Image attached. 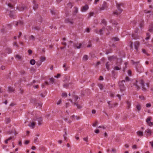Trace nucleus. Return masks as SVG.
Listing matches in <instances>:
<instances>
[{
  "label": "nucleus",
  "instance_id": "obj_1",
  "mask_svg": "<svg viewBox=\"0 0 153 153\" xmlns=\"http://www.w3.org/2000/svg\"><path fill=\"white\" fill-rule=\"evenodd\" d=\"M123 4L121 3L117 4V10H116L113 12L114 15H118L121 13L123 11V10L120 8V6L123 5Z\"/></svg>",
  "mask_w": 153,
  "mask_h": 153
},
{
  "label": "nucleus",
  "instance_id": "obj_2",
  "mask_svg": "<svg viewBox=\"0 0 153 153\" xmlns=\"http://www.w3.org/2000/svg\"><path fill=\"white\" fill-rule=\"evenodd\" d=\"M125 82V80H123L119 82V86L120 91L122 92L125 90L126 88L123 84V82Z\"/></svg>",
  "mask_w": 153,
  "mask_h": 153
},
{
  "label": "nucleus",
  "instance_id": "obj_3",
  "mask_svg": "<svg viewBox=\"0 0 153 153\" xmlns=\"http://www.w3.org/2000/svg\"><path fill=\"white\" fill-rule=\"evenodd\" d=\"M33 120L34 121L37 120L38 122V124L39 125H41L42 123V118L41 117L39 116V115L38 116H36V118H33Z\"/></svg>",
  "mask_w": 153,
  "mask_h": 153
},
{
  "label": "nucleus",
  "instance_id": "obj_4",
  "mask_svg": "<svg viewBox=\"0 0 153 153\" xmlns=\"http://www.w3.org/2000/svg\"><path fill=\"white\" fill-rule=\"evenodd\" d=\"M142 87V90L144 91H146V88L145 87V82L143 80H141L139 81Z\"/></svg>",
  "mask_w": 153,
  "mask_h": 153
},
{
  "label": "nucleus",
  "instance_id": "obj_5",
  "mask_svg": "<svg viewBox=\"0 0 153 153\" xmlns=\"http://www.w3.org/2000/svg\"><path fill=\"white\" fill-rule=\"evenodd\" d=\"M108 7V6L107 5V3L105 2H104L102 7L100 8V10H102L106 9Z\"/></svg>",
  "mask_w": 153,
  "mask_h": 153
},
{
  "label": "nucleus",
  "instance_id": "obj_6",
  "mask_svg": "<svg viewBox=\"0 0 153 153\" xmlns=\"http://www.w3.org/2000/svg\"><path fill=\"white\" fill-rule=\"evenodd\" d=\"M140 45V42L139 41H136L134 42V48L136 51H138V49Z\"/></svg>",
  "mask_w": 153,
  "mask_h": 153
},
{
  "label": "nucleus",
  "instance_id": "obj_7",
  "mask_svg": "<svg viewBox=\"0 0 153 153\" xmlns=\"http://www.w3.org/2000/svg\"><path fill=\"white\" fill-rule=\"evenodd\" d=\"M152 119V118L150 117H148L146 120V122L148 124V125L150 126H152L153 125V123L150 122V120Z\"/></svg>",
  "mask_w": 153,
  "mask_h": 153
},
{
  "label": "nucleus",
  "instance_id": "obj_8",
  "mask_svg": "<svg viewBox=\"0 0 153 153\" xmlns=\"http://www.w3.org/2000/svg\"><path fill=\"white\" fill-rule=\"evenodd\" d=\"M89 8L88 6L86 4L85 6L82 7L81 9V11L82 12H85Z\"/></svg>",
  "mask_w": 153,
  "mask_h": 153
},
{
  "label": "nucleus",
  "instance_id": "obj_9",
  "mask_svg": "<svg viewBox=\"0 0 153 153\" xmlns=\"http://www.w3.org/2000/svg\"><path fill=\"white\" fill-rule=\"evenodd\" d=\"M40 113L38 112H37L36 111H33L31 113V114L32 115L34 116V118H36V116H37L39 115V114Z\"/></svg>",
  "mask_w": 153,
  "mask_h": 153
},
{
  "label": "nucleus",
  "instance_id": "obj_10",
  "mask_svg": "<svg viewBox=\"0 0 153 153\" xmlns=\"http://www.w3.org/2000/svg\"><path fill=\"white\" fill-rule=\"evenodd\" d=\"M65 21L66 23H69L71 24H72L74 23L73 20L71 19H66L65 20Z\"/></svg>",
  "mask_w": 153,
  "mask_h": 153
},
{
  "label": "nucleus",
  "instance_id": "obj_11",
  "mask_svg": "<svg viewBox=\"0 0 153 153\" xmlns=\"http://www.w3.org/2000/svg\"><path fill=\"white\" fill-rule=\"evenodd\" d=\"M132 37L135 39H140V36H138L137 33L133 34L132 35Z\"/></svg>",
  "mask_w": 153,
  "mask_h": 153
},
{
  "label": "nucleus",
  "instance_id": "obj_12",
  "mask_svg": "<svg viewBox=\"0 0 153 153\" xmlns=\"http://www.w3.org/2000/svg\"><path fill=\"white\" fill-rule=\"evenodd\" d=\"M36 123L34 122H32L30 123V124L28 125V126L31 128H33L35 127Z\"/></svg>",
  "mask_w": 153,
  "mask_h": 153
},
{
  "label": "nucleus",
  "instance_id": "obj_13",
  "mask_svg": "<svg viewBox=\"0 0 153 153\" xmlns=\"http://www.w3.org/2000/svg\"><path fill=\"white\" fill-rule=\"evenodd\" d=\"M136 111L139 112L141 109V106L140 104H138L136 105Z\"/></svg>",
  "mask_w": 153,
  "mask_h": 153
},
{
  "label": "nucleus",
  "instance_id": "obj_14",
  "mask_svg": "<svg viewBox=\"0 0 153 153\" xmlns=\"http://www.w3.org/2000/svg\"><path fill=\"white\" fill-rule=\"evenodd\" d=\"M26 8V7L25 6H22L21 7H19L17 8V9L19 11H23Z\"/></svg>",
  "mask_w": 153,
  "mask_h": 153
},
{
  "label": "nucleus",
  "instance_id": "obj_15",
  "mask_svg": "<svg viewBox=\"0 0 153 153\" xmlns=\"http://www.w3.org/2000/svg\"><path fill=\"white\" fill-rule=\"evenodd\" d=\"M81 45L82 44L81 43H76L74 44V47H76V48L77 49H79L81 48Z\"/></svg>",
  "mask_w": 153,
  "mask_h": 153
},
{
  "label": "nucleus",
  "instance_id": "obj_16",
  "mask_svg": "<svg viewBox=\"0 0 153 153\" xmlns=\"http://www.w3.org/2000/svg\"><path fill=\"white\" fill-rule=\"evenodd\" d=\"M148 30L151 33L153 32V23H152L149 25Z\"/></svg>",
  "mask_w": 153,
  "mask_h": 153
},
{
  "label": "nucleus",
  "instance_id": "obj_17",
  "mask_svg": "<svg viewBox=\"0 0 153 153\" xmlns=\"http://www.w3.org/2000/svg\"><path fill=\"white\" fill-rule=\"evenodd\" d=\"M9 16L10 18H13V19L15 18V15H14V13L11 11H10Z\"/></svg>",
  "mask_w": 153,
  "mask_h": 153
},
{
  "label": "nucleus",
  "instance_id": "obj_18",
  "mask_svg": "<svg viewBox=\"0 0 153 153\" xmlns=\"http://www.w3.org/2000/svg\"><path fill=\"white\" fill-rule=\"evenodd\" d=\"M137 82L138 81L137 80H136L134 84V85L135 86L137 89L138 90L140 89V88L138 85Z\"/></svg>",
  "mask_w": 153,
  "mask_h": 153
},
{
  "label": "nucleus",
  "instance_id": "obj_19",
  "mask_svg": "<svg viewBox=\"0 0 153 153\" xmlns=\"http://www.w3.org/2000/svg\"><path fill=\"white\" fill-rule=\"evenodd\" d=\"M111 64L109 62H107L105 64V66L106 68L108 70H109V66Z\"/></svg>",
  "mask_w": 153,
  "mask_h": 153
},
{
  "label": "nucleus",
  "instance_id": "obj_20",
  "mask_svg": "<svg viewBox=\"0 0 153 153\" xmlns=\"http://www.w3.org/2000/svg\"><path fill=\"white\" fill-rule=\"evenodd\" d=\"M10 118L6 117L5 118V121L6 123H8L10 122Z\"/></svg>",
  "mask_w": 153,
  "mask_h": 153
},
{
  "label": "nucleus",
  "instance_id": "obj_21",
  "mask_svg": "<svg viewBox=\"0 0 153 153\" xmlns=\"http://www.w3.org/2000/svg\"><path fill=\"white\" fill-rule=\"evenodd\" d=\"M46 59V58L44 56H42L40 58V61L42 62L44 61Z\"/></svg>",
  "mask_w": 153,
  "mask_h": 153
},
{
  "label": "nucleus",
  "instance_id": "obj_22",
  "mask_svg": "<svg viewBox=\"0 0 153 153\" xmlns=\"http://www.w3.org/2000/svg\"><path fill=\"white\" fill-rule=\"evenodd\" d=\"M63 68H65V69H64V70L65 71H67L68 68H69V67H68L67 65L66 64H64L63 66Z\"/></svg>",
  "mask_w": 153,
  "mask_h": 153
},
{
  "label": "nucleus",
  "instance_id": "obj_23",
  "mask_svg": "<svg viewBox=\"0 0 153 153\" xmlns=\"http://www.w3.org/2000/svg\"><path fill=\"white\" fill-rule=\"evenodd\" d=\"M23 22L21 21H19L17 22H16V26L18 25H22L23 24Z\"/></svg>",
  "mask_w": 153,
  "mask_h": 153
},
{
  "label": "nucleus",
  "instance_id": "obj_24",
  "mask_svg": "<svg viewBox=\"0 0 153 153\" xmlns=\"http://www.w3.org/2000/svg\"><path fill=\"white\" fill-rule=\"evenodd\" d=\"M127 107L128 109H129L130 108L131 103L130 102L127 101L126 102Z\"/></svg>",
  "mask_w": 153,
  "mask_h": 153
},
{
  "label": "nucleus",
  "instance_id": "obj_25",
  "mask_svg": "<svg viewBox=\"0 0 153 153\" xmlns=\"http://www.w3.org/2000/svg\"><path fill=\"white\" fill-rule=\"evenodd\" d=\"M105 28L104 27L102 28V29H100L98 32H97V33L100 34V35H102V31H103L104 29H105Z\"/></svg>",
  "mask_w": 153,
  "mask_h": 153
},
{
  "label": "nucleus",
  "instance_id": "obj_26",
  "mask_svg": "<svg viewBox=\"0 0 153 153\" xmlns=\"http://www.w3.org/2000/svg\"><path fill=\"white\" fill-rule=\"evenodd\" d=\"M36 62L35 60L33 59H31L30 61V63L32 65H34L35 64Z\"/></svg>",
  "mask_w": 153,
  "mask_h": 153
},
{
  "label": "nucleus",
  "instance_id": "obj_27",
  "mask_svg": "<svg viewBox=\"0 0 153 153\" xmlns=\"http://www.w3.org/2000/svg\"><path fill=\"white\" fill-rule=\"evenodd\" d=\"M6 51L8 53H9L12 52V50L10 48H7L6 49Z\"/></svg>",
  "mask_w": 153,
  "mask_h": 153
},
{
  "label": "nucleus",
  "instance_id": "obj_28",
  "mask_svg": "<svg viewBox=\"0 0 153 153\" xmlns=\"http://www.w3.org/2000/svg\"><path fill=\"white\" fill-rule=\"evenodd\" d=\"M137 134L139 136H143V132L142 131H138L137 132Z\"/></svg>",
  "mask_w": 153,
  "mask_h": 153
},
{
  "label": "nucleus",
  "instance_id": "obj_29",
  "mask_svg": "<svg viewBox=\"0 0 153 153\" xmlns=\"http://www.w3.org/2000/svg\"><path fill=\"white\" fill-rule=\"evenodd\" d=\"M50 82L52 84L54 82L55 79L53 78H51L49 79Z\"/></svg>",
  "mask_w": 153,
  "mask_h": 153
},
{
  "label": "nucleus",
  "instance_id": "obj_30",
  "mask_svg": "<svg viewBox=\"0 0 153 153\" xmlns=\"http://www.w3.org/2000/svg\"><path fill=\"white\" fill-rule=\"evenodd\" d=\"M40 28L39 26H34L33 27V29L36 30H40Z\"/></svg>",
  "mask_w": 153,
  "mask_h": 153
},
{
  "label": "nucleus",
  "instance_id": "obj_31",
  "mask_svg": "<svg viewBox=\"0 0 153 153\" xmlns=\"http://www.w3.org/2000/svg\"><path fill=\"white\" fill-rule=\"evenodd\" d=\"M29 39L32 40L33 41H34L35 40V37L33 35H31L29 37Z\"/></svg>",
  "mask_w": 153,
  "mask_h": 153
},
{
  "label": "nucleus",
  "instance_id": "obj_32",
  "mask_svg": "<svg viewBox=\"0 0 153 153\" xmlns=\"http://www.w3.org/2000/svg\"><path fill=\"white\" fill-rule=\"evenodd\" d=\"M61 96L62 97H66L67 96V94L65 92H63L62 93Z\"/></svg>",
  "mask_w": 153,
  "mask_h": 153
},
{
  "label": "nucleus",
  "instance_id": "obj_33",
  "mask_svg": "<svg viewBox=\"0 0 153 153\" xmlns=\"http://www.w3.org/2000/svg\"><path fill=\"white\" fill-rule=\"evenodd\" d=\"M88 59V56L87 55H85L83 57V60L86 61Z\"/></svg>",
  "mask_w": 153,
  "mask_h": 153
},
{
  "label": "nucleus",
  "instance_id": "obj_34",
  "mask_svg": "<svg viewBox=\"0 0 153 153\" xmlns=\"http://www.w3.org/2000/svg\"><path fill=\"white\" fill-rule=\"evenodd\" d=\"M8 91L10 92H12L14 91V89L12 87H8Z\"/></svg>",
  "mask_w": 153,
  "mask_h": 153
},
{
  "label": "nucleus",
  "instance_id": "obj_35",
  "mask_svg": "<svg viewBox=\"0 0 153 153\" xmlns=\"http://www.w3.org/2000/svg\"><path fill=\"white\" fill-rule=\"evenodd\" d=\"M116 57H115V56H110V57H109L108 58V59L109 60H110V61H111L113 59H114L115 58H116Z\"/></svg>",
  "mask_w": 153,
  "mask_h": 153
},
{
  "label": "nucleus",
  "instance_id": "obj_36",
  "mask_svg": "<svg viewBox=\"0 0 153 153\" xmlns=\"http://www.w3.org/2000/svg\"><path fill=\"white\" fill-rule=\"evenodd\" d=\"M64 131H65V133L63 135V136L64 137V139L65 140H66V135L67 134L66 129H64Z\"/></svg>",
  "mask_w": 153,
  "mask_h": 153
},
{
  "label": "nucleus",
  "instance_id": "obj_37",
  "mask_svg": "<svg viewBox=\"0 0 153 153\" xmlns=\"http://www.w3.org/2000/svg\"><path fill=\"white\" fill-rule=\"evenodd\" d=\"M145 132L146 133H148L149 134H151V130L149 129H146L145 131Z\"/></svg>",
  "mask_w": 153,
  "mask_h": 153
},
{
  "label": "nucleus",
  "instance_id": "obj_38",
  "mask_svg": "<svg viewBox=\"0 0 153 153\" xmlns=\"http://www.w3.org/2000/svg\"><path fill=\"white\" fill-rule=\"evenodd\" d=\"M101 23L102 24H104L105 25H106V22L104 19H103L102 20Z\"/></svg>",
  "mask_w": 153,
  "mask_h": 153
},
{
  "label": "nucleus",
  "instance_id": "obj_39",
  "mask_svg": "<svg viewBox=\"0 0 153 153\" xmlns=\"http://www.w3.org/2000/svg\"><path fill=\"white\" fill-rule=\"evenodd\" d=\"M74 105H76L77 106V108L78 109H80L82 108V106L79 105L76 103H74Z\"/></svg>",
  "mask_w": 153,
  "mask_h": 153
},
{
  "label": "nucleus",
  "instance_id": "obj_40",
  "mask_svg": "<svg viewBox=\"0 0 153 153\" xmlns=\"http://www.w3.org/2000/svg\"><path fill=\"white\" fill-rule=\"evenodd\" d=\"M111 23L113 25H117L118 24V23L114 20H112L111 21Z\"/></svg>",
  "mask_w": 153,
  "mask_h": 153
},
{
  "label": "nucleus",
  "instance_id": "obj_41",
  "mask_svg": "<svg viewBox=\"0 0 153 153\" xmlns=\"http://www.w3.org/2000/svg\"><path fill=\"white\" fill-rule=\"evenodd\" d=\"M121 68L120 67L116 66L114 67V69L116 70H119L121 69Z\"/></svg>",
  "mask_w": 153,
  "mask_h": 153
},
{
  "label": "nucleus",
  "instance_id": "obj_42",
  "mask_svg": "<svg viewBox=\"0 0 153 153\" xmlns=\"http://www.w3.org/2000/svg\"><path fill=\"white\" fill-rule=\"evenodd\" d=\"M15 57L19 60L21 59V56L19 55H16L15 56Z\"/></svg>",
  "mask_w": 153,
  "mask_h": 153
},
{
  "label": "nucleus",
  "instance_id": "obj_43",
  "mask_svg": "<svg viewBox=\"0 0 153 153\" xmlns=\"http://www.w3.org/2000/svg\"><path fill=\"white\" fill-rule=\"evenodd\" d=\"M94 14V13L93 12H91L89 13L88 17H91L93 16Z\"/></svg>",
  "mask_w": 153,
  "mask_h": 153
},
{
  "label": "nucleus",
  "instance_id": "obj_44",
  "mask_svg": "<svg viewBox=\"0 0 153 153\" xmlns=\"http://www.w3.org/2000/svg\"><path fill=\"white\" fill-rule=\"evenodd\" d=\"M38 5L36 4L33 6V8L35 10L38 8Z\"/></svg>",
  "mask_w": 153,
  "mask_h": 153
},
{
  "label": "nucleus",
  "instance_id": "obj_45",
  "mask_svg": "<svg viewBox=\"0 0 153 153\" xmlns=\"http://www.w3.org/2000/svg\"><path fill=\"white\" fill-rule=\"evenodd\" d=\"M42 62H41L40 61H38L37 62H36V64L38 66H39L40 65L42 64Z\"/></svg>",
  "mask_w": 153,
  "mask_h": 153
},
{
  "label": "nucleus",
  "instance_id": "obj_46",
  "mask_svg": "<svg viewBox=\"0 0 153 153\" xmlns=\"http://www.w3.org/2000/svg\"><path fill=\"white\" fill-rule=\"evenodd\" d=\"M130 78L126 76L125 78V80H125V82L126 81V82H128L130 80Z\"/></svg>",
  "mask_w": 153,
  "mask_h": 153
},
{
  "label": "nucleus",
  "instance_id": "obj_47",
  "mask_svg": "<svg viewBox=\"0 0 153 153\" xmlns=\"http://www.w3.org/2000/svg\"><path fill=\"white\" fill-rule=\"evenodd\" d=\"M20 73L21 75H23L25 74V72L24 70H22L20 71Z\"/></svg>",
  "mask_w": 153,
  "mask_h": 153
},
{
  "label": "nucleus",
  "instance_id": "obj_48",
  "mask_svg": "<svg viewBox=\"0 0 153 153\" xmlns=\"http://www.w3.org/2000/svg\"><path fill=\"white\" fill-rule=\"evenodd\" d=\"M113 40H114L115 41H118L119 40V39L117 37H114L113 39Z\"/></svg>",
  "mask_w": 153,
  "mask_h": 153
},
{
  "label": "nucleus",
  "instance_id": "obj_49",
  "mask_svg": "<svg viewBox=\"0 0 153 153\" xmlns=\"http://www.w3.org/2000/svg\"><path fill=\"white\" fill-rule=\"evenodd\" d=\"M98 85L100 89L102 90L103 88V86L102 85V84H99Z\"/></svg>",
  "mask_w": 153,
  "mask_h": 153
},
{
  "label": "nucleus",
  "instance_id": "obj_50",
  "mask_svg": "<svg viewBox=\"0 0 153 153\" xmlns=\"http://www.w3.org/2000/svg\"><path fill=\"white\" fill-rule=\"evenodd\" d=\"M78 12V9L76 7H74V12L77 13Z\"/></svg>",
  "mask_w": 153,
  "mask_h": 153
},
{
  "label": "nucleus",
  "instance_id": "obj_51",
  "mask_svg": "<svg viewBox=\"0 0 153 153\" xmlns=\"http://www.w3.org/2000/svg\"><path fill=\"white\" fill-rule=\"evenodd\" d=\"M68 7L71 8L73 6L71 3H69L68 4Z\"/></svg>",
  "mask_w": 153,
  "mask_h": 153
},
{
  "label": "nucleus",
  "instance_id": "obj_52",
  "mask_svg": "<svg viewBox=\"0 0 153 153\" xmlns=\"http://www.w3.org/2000/svg\"><path fill=\"white\" fill-rule=\"evenodd\" d=\"M142 51L144 53H145L148 56H149V54H148V53H146V51L145 49H142Z\"/></svg>",
  "mask_w": 153,
  "mask_h": 153
},
{
  "label": "nucleus",
  "instance_id": "obj_53",
  "mask_svg": "<svg viewBox=\"0 0 153 153\" xmlns=\"http://www.w3.org/2000/svg\"><path fill=\"white\" fill-rule=\"evenodd\" d=\"M139 98L142 100H145V98L143 96H140Z\"/></svg>",
  "mask_w": 153,
  "mask_h": 153
},
{
  "label": "nucleus",
  "instance_id": "obj_54",
  "mask_svg": "<svg viewBox=\"0 0 153 153\" xmlns=\"http://www.w3.org/2000/svg\"><path fill=\"white\" fill-rule=\"evenodd\" d=\"M74 100L75 101H76L78 99V96L76 95L74 96Z\"/></svg>",
  "mask_w": 153,
  "mask_h": 153
},
{
  "label": "nucleus",
  "instance_id": "obj_55",
  "mask_svg": "<svg viewBox=\"0 0 153 153\" xmlns=\"http://www.w3.org/2000/svg\"><path fill=\"white\" fill-rule=\"evenodd\" d=\"M28 52L29 54L30 55L32 53V51L30 49L28 50Z\"/></svg>",
  "mask_w": 153,
  "mask_h": 153
},
{
  "label": "nucleus",
  "instance_id": "obj_56",
  "mask_svg": "<svg viewBox=\"0 0 153 153\" xmlns=\"http://www.w3.org/2000/svg\"><path fill=\"white\" fill-rule=\"evenodd\" d=\"M62 102V100L61 99H60L56 103V104L57 105H59V104H60L61 103V102Z\"/></svg>",
  "mask_w": 153,
  "mask_h": 153
},
{
  "label": "nucleus",
  "instance_id": "obj_57",
  "mask_svg": "<svg viewBox=\"0 0 153 153\" xmlns=\"http://www.w3.org/2000/svg\"><path fill=\"white\" fill-rule=\"evenodd\" d=\"M13 46H16L17 47H19V46L16 42H14L13 43Z\"/></svg>",
  "mask_w": 153,
  "mask_h": 153
},
{
  "label": "nucleus",
  "instance_id": "obj_58",
  "mask_svg": "<svg viewBox=\"0 0 153 153\" xmlns=\"http://www.w3.org/2000/svg\"><path fill=\"white\" fill-rule=\"evenodd\" d=\"M63 86L64 88H67L68 86V84H64L63 85Z\"/></svg>",
  "mask_w": 153,
  "mask_h": 153
},
{
  "label": "nucleus",
  "instance_id": "obj_59",
  "mask_svg": "<svg viewBox=\"0 0 153 153\" xmlns=\"http://www.w3.org/2000/svg\"><path fill=\"white\" fill-rule=\"evenodd\" d=\"M114 107V105L112 104H111L110 105H109V108H112Z\"/></svg>",
  "mask_w": 153,
  "mask_h": 153
},
{
  "label": "nucleus",
  "instance_id": "obj_60",
  "mask_svg": "<svg viewBox=\"0 0 153 153\" xmlns=\"http://www.w3.org/2000/svg\"><path fill=\"white\" fill-rule=\"evenodd\" d=\"M88 137H86L85 138H83V140L85 141H86L87 142H88Z\"/></svg>",
  "mask_w": 153,
  "mask_h": 153
},
{
  "label": "nucleus",
  "instance_id": "obj_61",
  "mask_svg": "<svg viewBox=\"0 0 153 153\" xmlns=\"http://www.w3.org/2000/svg\"><path fill=\"white\" fill-rule=\"evenodd\" d=\"M128 73L129 76H131V71L130 70H128Z\"/></svg>",
  "mask_w": 153,
  "mask_h": 153
},
{
  "label": "nucleus",
  "instance_id": "obj_62",
  "mask_svg": "<svg viewBox=\"0 0 153 153\" xmlns=\"http://www.w3.org/2000/svg\"><path fill=\"white\" fill-rule=\"evenodd\" d=\"M147 107H149L151 106V104L150 103H147L146 105Z\"/></svg>",
  "mask_w": 153,
  "mask_h": 153
},
{
  "label": "nucleus",
  "instance_id": "obj_63",
  "mask_svg": "<svg viewBox=\"0 0 153 153\" xmlns=\"http://www.w3.org/2000/svg\"><path fill=\"white\" fill-rule=\"evenodd\" d=\"M29 143V140H25V144L26 145L28 144Z\"/></svg>",
  "mask_w": 153,
  "mask_h": 153
},
{
  "label": "nucleus",
  "instance_id": "obj_64",
  "mask_svg": "<svg viewBox=\"0 0 153 153\" xmlns=\"http://www.w3.org/2000/svg\"><path fill=\"white\" fill-rule=\"evenodd\" d=\"M132 149H136L137 148V146L136 145H134L132 146Z\"/></svg>",
  "mask_w": 153,
  "mask_h": 153
}]
</instances>
